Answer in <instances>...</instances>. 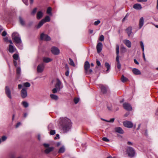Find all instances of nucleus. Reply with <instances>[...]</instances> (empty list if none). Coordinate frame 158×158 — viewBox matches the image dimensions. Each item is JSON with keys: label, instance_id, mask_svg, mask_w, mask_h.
<instances>
[{"label": "nucleus", "instance_id": "f257e3e1", "mask_svg": "<svg viewBox=\"0 0 158 158\" xmlns=\"http://www.w3.org/2000/svg\"><path fill=\"white\" fill-rule=\"evenodd\" d=\"M71 127L70 120L68 118H62L60 123V128L64 133L69 131Z\"/></svg>", "mask_w": 158, "mask_h": 158}, {"label": "nucleus", "instance_id": "f03ea898", "mask_svg": "<svg viewBox=\"0 0 158 158\" xmlns=\"http://www.w3.org/2000/svg\"><path fill=\"white\" fill-rule=\"evenodd\" d=\"M84 67L85 72L86 74L89 75L92 73L93 70L90 69V64L88 61L85 62Z\"/></svg>", "mask_w": 158, "mask_h": 158}, {"label": "nucleus", "instance_id": "7ed1b4c3", "mask_svg": "<svg viewBox=\"0 0 158 158\" xmlns=\"http://www.w3.org/2000/svg\"><path fill=\"white\" fill-rule=\"evenodd\" d=\"M12 38L17 44L21 43V40L19 35L17 33L14 32L12 35Z\"/></svg>", "mask_w": 158, "mask_h": 158}, {"label": "nucleus", "instance_id": "20e7f679", "mask_svg": "<svg viewBox=\"0 0 158 158\" xmlns=\"http://www.w3.org/2000/svg\"><path fill=\"white\" fill-rule=\"evenodd\" d=\"M43 145L46 148L44 150V152L46 154H48L53 151L54 148L53 147H49L50 145L49 144L44 143Z\"/></svg>", "mask_w": 158, "mask_h": 158}, {"label": "nucleus", "instance_id": "39448f33", "mask_svg": "<svg viewBox=\"0 0 158 158\" xmlns=\"http://www.w3.org/2000/svg\"><path fill=\"white\" fill-rule=\"evenodd\" d=\"M116 49L117 55L116 60L117 62V67L118 69H120L121 67V65L120 63V62L119 60V46L118 45H116Z\"/></svg>", "mask_w": 158, "mask_h": 158}, {"label": "nucleus", "instance_id": "423d86ee", "mask_svg": "<svg viewBox=\"0 0 158 158\" xmlns=\"http://www.w3.org/2000/svg\"><path fill=\"white\" fill-rule=\"evenodd\" d=\"M127 153L130 157H133L135 154V152L133 148L131 147L127 148L126 150Z\"/></svg>", "mask_w": 158, "mask_h": 158}, {"label": "nucleus", "instance_id": "0eeeda50", "mask_svg": "<svg viewBox=\"0 0 158 158\" xmlns=\"http://www.w3.org/2000/svg\"><path fill=\"white\" fill-rule=\"evenodd\" d=\"M40 39L42 40L45 41H49L51 40V38L47 35L43 33H42L40 35Z\"/></svg>", "mask_w": 158, "mask_h": 158}, {"label": "nucleus", "instance_id": "6e6552de", "mask_svg": "<svg viewBox=\"0 0 158 158\" xmlns=\"http://www.w3.org/2000/svg\"><path fill=\"white\" fill-rule=\"evenodd\" d=\"M123 106L124 109L127 110L131 111L132 108L131 105L128 103L125 102L123 104Z\"/></svg>", "mask_w": 158, "mask_h": 158}, {"label": "nucleus", "instance_id": "1a4fd4ad", "mask_svg": "<svg viewBox=\"0 0 158 158\" xmlns=\"http://www.w3.org/2000/svg\"><path fill=\"white\" fill-rule=\"evenodd\" d=\"M5 94L10 99L12 98L11 91L9 87L8 86H6L5 89Z\"/></svg>", "mask_w": 158, "mask_h": 158}, {"label": "nucleus", "instance_id": "9d476101", "mask_svg": "<svg viewBox=\"0 0 158 158\" xmlns=\"http://www.w3.org/2000/svg\"><path fill=\"white\" fill-rule=\"evenodd\" d=\"M124 126L127 128H132L133 126V124L130 121H125L123 122Z\"/></svg>", "mask_w": 158, "mask_h": 158}, {"label": "nucleus", "instance_id": "9b49d317", "mask_svg": "<svg viewBox=\"0 0 158 158\" xmlns=\"http://www.w3.org/2000/svg\"><path fill=\"white\" fill-rule=\"evenodd\" d=\"M21 96L22 98H25L27 96V89L23 88L21 91Z\"/></svg>", "mask_w": 158, "mask_h": 158}, {"label": "nucleus", "instance_id": "f8f14e48", "mask_svg": "<svg viewBox=\"0 0 158 158\" xmlns=\"http://www.w3.org/2000/svg\"><path fill=\"white\" fill-rule=\"evenodd\" d=\"M51 51L52 53L55 55H58L60 53L59 50L55 47H52L51 48Z\"/></svg>", "mask_w": 158, "mask_h": 158}, {"label": "nucleus", "instance_id": "ddd939ff", "mask_svg": "<svg viewBox=\"0 0 158 158\" xmlns=\"http://www.w3.org/2000/svg\"><path fill=\"white\" fill-rule=\"evenodd\" d=\"M61 83L58 79H56V82L55 85V87L57 89L58 91H60L62 87H61Z\"/></svg>", "mask_w": 158, "mask_h": 158}, {"label": "nucleus", "instance_id": "4468645a", "mask_svg": "<svg viewBox=\"0 0 158 158\" xmlns=\"http://www.w3.org/2000/svg\"><path fill=\"white\" fill-rule=\"evenodd\" d=\"M44 65L43 64H40L37 67V71L38 73H41L44 70Z\"/></svg>", "mask_w": 158, "mask_h": 158}, {"label": "nucleus", "instance_id": "2eb2a0df", "mask_svg": "<svg viewBox=\"0 0 158 158\" xmlns=\"http://www.w3.org/2000/svg\"><path fill=\"white\" fill-rule=\"evenodd\" d=\"M102 44L101 42L98 43L97 44L96 48L98 53H99L101 52L102 50Z\"/></svg>", "mask_w": 158, "mask_h": 158}, {"label": "nucleus", "instance_id": "dca6fc26", "mask_svg": "<svg viewBox=\"0 0 158 158\" xmlns=\"http://www.w3.org/2000/svg\"><path fill=\"white\" fill-rule=\"evenodd\" d=\"M16 50V48L13 45L10 44L9 45L8 51L10 53H13Z\"/></svg>", "mask_w": 158, "mask_h": 158}, {"label": "nucleus", "instance_id": "f3484780", "mask_svg": "<svg viewBox=\"0 0 158 158\" xmlns=\"http://www.w3.org/2000/svg\"><path fill=\"white\" fill-rule=\"evenodd\" d=\"M115 131L120 134H123L124 133V131L122 129V128L119 127H116L115 128Z\"/></svg>", "mask_w": 158, "mask_h": 158}, {"label": "nucleus", "instance_id": "a211bd4d", "mask_svg": "<svg viewBox=\"0 0 158 158\" xmlns=\"http://www.w3.org/2000/svg\"><path fill=\"white\" fill-rule=\"evenodd\" d=\"M19 21L20 24L22 26H25L26 23L24 19L21 17H19Z\"/></svg>", "mask_w": 158, "mask_h": 158}, {"label": "nucleus", "instance_id": "6ab92c4d", "mask_svg": "<svg viewBox=\"0 0 158 158\" xmlns=\"http://www.w3.org/2000/svg\"><path fill=\"white\" fill-rule=\"evenodd\" d=\"M144 24V19L142 17L139 19V29H140L143 26Z\"/></svg>", "mask_w": 158, "mask_h": 158}, {"label": "nucleus", "instance_id": "aec40b11", "mask_svg": "<svg viewBox=\"0 0 158 158\" xmlns=\"http://www.w3.org/2000/svg\"><path fill=\"white\" fill-rule=\"evenodd\" d=\"M132 28L131 27H129L127 28L126 31L127 33V34L128 36H130L131 35V34L132 33Z\"/></svg>", "mask_w": 158, "mask_h": 158}, {"label": "nucleus", "instance_id": "412c9836", "mask_svg": "<svg viewBox=\"0 0 158 158\" xmlns=\"http://www.w3.org/2000/svg\"><path fill=\"white\" fill-rule=\"evenodd\" d=\"M140 46L142 49V51L143 52V57L144 59V60H145V58L144 55V44L143 43V42L142 41H140Z\"/></svg>", "mask_w": 158, "mask_h": 158}, {"label": "nucleus", "instance_id": "4be33fe9", "mask_svg": "<svg viewBox=\"0 0 158 158\" xmlns=\"http://www.w3.org/2000/svg\"><path fill=\"white\" fill-rule=\"evenodd\" d=\"M43 13L41 11L38 12L37 14V18L38 19H41L43 16Z\"/></svg>", "mask_w": 158, "mask_h": 158}, {"label": "nucleus", "instance_id": "5701e85b", "mask_svg": "<svg viewBox=\"0 0 158 158\" xmlns=\"http://www.w3.org/2000/svg\"><path fill=\"white\" fill-rule=\"evenodd\" d=\"M100 88L102 92L103 93H105L106 92V87L103 85H100Z\"/></svg>", "mask_w": 158, "mask_h": 158}, {"label": "nucleus", "instance_id": "b1692460", "mask_svg": "<svg viewBox=\"0 0 158 158\" xmlns=\"http://www.w3.org/2000/svg\"><path fill=\"white\" fill-rule=\"evenodd\" d=\"M124 43L129 48H130L131 46V42L128 40H126L124 41Z\"/></svg>", "mask_w": 158, "mask_h": 158}, {"label": "nucleus", "instance_id": "393cba45", "mask_svg": "<svg viewBox=\"0 0 158 158\" xmlns=\"http://www.w3.org/2000/svg\"><path fill=\"white\" fill-rule=\"evenodd\" d=\"M43 61L46 63H48L52 60L49 58L44 57L43 59Z\"/></svg>", "mask_w": 158, "mask_h": 158}, {"label": "nucleus", "instance_id": "a878e982", "mask_svg": "<svg viewBox=\"0 0 158 158\" xmlns=\"http://www.w3.org/2000/svg\"><path fill=\"white\" fill-rule=\"evenodd\" d=\"M42 20H43V21L45 23L47 22H49L50 21V18L49 16H46L44 19H43Z\"/></svg>", "mask_w": 158, "mask_h": 158}, {"label": "nucleus", "instance_id": "bb28decb", "mask_svg": "<svg viewBox=\"0 0 158 158\" xmlns=\"http://www.w3.org/2000/svg\"><path fill=\"white\" fill-rule=\"evenodd\" d=\"M65 151V149L64 147L63 146L61 147L58 152L59 153H63Z\"/></svg>", "mask_w": 158, "mask_h": 158}, {"label": "nucleus", "instance_id": "cd10ccee", "mask_svg": "<svg viewBox=\"0 0 158 158\" xmlns=\"http://www.w3.org/2000/svg\"><path fill=\"white\" fill-rule=\"evenodd\" d=\"M121 81L123 82H125L128 81V79L126 77H125L123 75H122L121 77Z\"/></svg>", "mask_w": 158, "mask_h": 158}, {"label": "nucleus", "instance_id": "c85d7f7f", "mask_svg": "<svg viewBox=\"0 0 158 158\" xmlns=\"http://www.w3.org/2000/svg\"><path fill=\"white\" fill-rule=\"evenodd\" d=\"M44 23V22L43 21V20H42L39 23L37 26V28H39L41 27L43 24Z\"/></svg>", "mask_w": 158, "mask_h": 158}, {"label": "nucleus", "instance_id": "c756f323", "mask_svg": "<svg viewBox=\"0 0 158 158\" xmlns=\"http://www.w3.org/2000/svg\"><path fill=\"white\" fill-rule=\"evenodd\" d=\"M51 98L54 100H57L58 99V97L57 96L54 94H52L50 95Z\"/></svg>", "mask_w": 158, "mask_h": 158}, {"label": "nucleus", "instance_id": "7c9ffc66", "mask_svg": "<svg viewBox=\"0 0 158 158\" xmlns=\"http://www.w3.org/2000/svg\"><path fill=\"white\" fill-rule=\"evenodd\" d=\"M133 73L135 75H138V70L137 69L134 68L132 70Z\"/></svg>", "mask_w": 158, "mask_h": 158}, {"label": "nucleus", "instance_id": "2f4dec72", "mask_svg": "<svg viewBox=\"0 0 158 158\" xmlns=\"http://www.w3.org/2000/svg\"><path fill=\"white\" fill-rule=\"evenodd\" d=\"M105 65L107 69L106 71L107 72L108 71L110 68V65L107 62H106L105 64Z\"/></svg>", "mask_w": 158, "mask_h": 158}, {"label": "nucleus", "instance_id": "473e14b6", "mask_svg": "<svg viewBox=\"0 0 158 158\" xmlns=\"http://www.w3.org/2000/svg\"><path fill=\"white\" fill-rule=\"evenodd\" d=\"M22 104L25 108L27 107L28 106V104L26 102H22Z\"/></svg>", "mask_w": 158, "mask_h": 158}, {"label": "nucleus", "instance_id": "72a5a7b5", "mask_svg": "<svg viewBox=\"0 0 158 158\" xmlns=\"http://www.w3.org/2000/svg\"><path fill=\"white\" fill-rule=\"evenodd\" d=\"M69 64L71 65L72 66H74L75 65V64L73 61V60L70 58H69Z\"/></svg>", "mask_w": 158, "mask_h": 158}, {"label": "nucleus", "instance_id": "f704fd0d", "mask_svg": "<svg viewBox=\"0 0 158 158\" xmlns=\"http://www.w3.org/2000/svg\"><path fill=\"white\" fill-rule=\"evenodd\" d=\"M23 85L24 86L26 87H29L31 86L30 84L28 82L24 83L23 84Z\"/></svg>", "mask_w": 158, "mask_h": 158}, {"label": "nucleus", "instance_id": "c9c22d12", "mask_svg": "<svg viewBox=\"0 0 158 158\" xmlns=\"http://www.w3.org/2000/svg\"><path fill=\"white\" fill-rule=\"evenodd\" d=\"M13 57L14 59L15 60H17L19 59V55L17 54H14Z\"/></svg>", "mask_w": 158, "mask_h": 158}, {"label": "nucleus", "instance_id": "e433bc0d", "mask_svg": "<svg viewBox=\"0 0 158 158\" xmlns=\"http://www.w3.org/2000/svg\"><path fill=\"white\" fill-rule=\"evenodd\" d=\"M52 9L51 7H48L47 10V13L48 14H50L51 13Z\"/></svg>", "mask_w": 158, "mask_h": 158}, {"label": "nucleus", "instance_id": "4c0bfd02", "mask_svg": "<svg viewBox=\"0 0 158 158\" xmlns=\"http://www.w3.org/2000/svg\"><path fill=\"white\" fill-rule=\"evenodd\" d=\"M133 8L137 10H138V4H135L133 6Z\"/></svg>", "mask_w": 158, "mask_h": 158}, {"label": "nucleus", "instance_id": "58836bf2", "mask_svg": "<svg viewBox=\"0 0 158 158\" xmlns=\"http://www.w3.org/2000/svg\"><path fill=\"white\" fill-rule=\"evenodd\" d=\"M74 102L75 104H77L79 101V99L78 98H75L74 99Z\"/></svg>", "mask_w": 158, "mask_h": 158}, {"label": "nucleus", "instance_id": "ea45409f", "mask_svg": "<svg viewBox=\"0 0 158 158\" xmlns=\"http://www.w3.org/2000/svg\"><path fill=\"white\" fill-rule=\"evenodd\" d=\"M104 39V37L103 35H101L99 37V40L101 41H102Z\"/></svg>", "mask_w": 158, "mask_h": 158}, {"label": "nucleus", "instance_id": "a19ab883", "mask_svg": "<svg viewBox=\"0 0 158 158\" xmlns=\"http://www.w3.org/2000/svg\"><path fill=\"white\" fill-rule=\"evenodd\" d=\"M21 72L20 68L19 67H18L16 69V73L18 74H20Z\"/></svg>", "mask_w": 158, "mask_h": 158}, {"label": "nucleus", "instance_id": "79ce46f5", "mask_svg": "<svg viewBox=\"0 0 158 158\" xmlns=\"http://www.w3.org/2000/svg\"><path fill=\"white\" fill-rule=\"evenodd\" d=\"M37 9V8H35L31 12V14L32 15H34L36 12Z\"/></svg>", "mask_w": 158, "mask_h": 158}, {"label": "nucleus", "instance_id": "37998d69", "mask_svg": "<svg viewBox=\"0 0 158 158\" xmlns=\"http://www.w3.org/2000/svg\"><path fill=\"white\" fill-rule=\"evenodd\" d=\"M55 131L54 130H52L50 132V134L51 135H54L55 134Z\"/></svg>", "mask_w": 158, "mask_h": 158}, {"label": "nucleus", "instance_id": "c03bdc74", "mask_svg": "<svg viewBox=\"0 0 158 158\" xmlns=\"http://www.w3.org/2000/svg\"><path fill=\"white\" fill-rule=\"evenodd\" d=\"M100 23V21L99 20H98L96 21H95L94 24L95 25L97 26L98 25V24H99Z\"/></svg>", "mask_w": 158, "mask_h": 158}, {"label": "nucleus", "instance_id": "a18cd8bd", "mask_svg": "<svg viewBox=\"0 0 158 158\" xmlns=\"http://www.w3.org/2000/svg\"><path fill=\"white\" fill-rule=\"evenodd\" d=\"M102 139L103 141L108 142L109 141V140L106 137H104L102 138Z\"/></svg>", "mask_w": 158, "mask_h": 158}, {"label": "nucleus", "instance_id": "49530a36", "mask_svg": "<svg viewBox=\"0 0 158 158\" xmlns=\"http://www.w3.org/2000/svg\"><path fill=\"white\" fill-rule=\"evenodd\" d=\"M57 91H58L57 89L55 87V88L52 89V93H55L57 92Z\"/></svg>", "mask_w": 158, "mask_h": 158}, {"label": "nucleus", "instance_id": "de8ad7c7", "mask_svg": "<svg viewBox=\"0 0 158 158\" xmlns=\"http://www.w3.org/2000/svg\"><path fill=\"white\" fill-rule=\"evenodd\" d=\"M6 35L7 33L5 31H4L2 33V35L3 36H5Z\"/></svg>", "mask_w": 158, "mask_h": 158}, {"label": "nucleus", "instance_id": "09e8293b", "mask_svg": "<svg viewBox=\"0 0 158 158\" xmlns=\"http://www.w3.org/2000/svg\"><path fill=\"white\" fill-rule=\"evenodd\" d=\"M7 138L5 136H2V141H5L6 139Z\"/></svg>", "mask_w": 158, "mask_h": 158}, {"label": "nucleus", "instance_id": "8fccbe9b", "mask_svg": "<svg viewBox=\"0 0 158 158\" xmlns=\"http://www.w3.org/2000/svg\"><path fill=\"white\" fill-rule=\"evenodd\" d=\"M96 63L97 65L100 66L101 65V63L98 60H96Z\"/></svg>", "mask_w": 158, "mask_h": 158}, {"label": "nucleus", "instance_id": "3c124183", "mask_svg": "<svg viewBox=\"0 0 158 158\" xmlns=\"http://www.w3.org/2000/svg\"><path fill=\"white\" fill-rule=\"evenodd\" d=\"M69 70H67L65 73V75L66 76H68L69 75Z\"/></svg>", "mask_w": 158, "mask_h": 158}, {"label": "nucleus", "instance_id": "603ef678", "mask_svg": "<svg viewBox=\"0 0 158 158\" xmlns=\"http://www.w3.org/2000/svg\"><path fill=\"white\" fill-rule=\"evenodd\" d=\"M21 124V123L20 122L18 123L16 125V127L17 128Z\"/></svg>", "mask_w": 158, "mask_h": 158}, {"label": "nucleus", "instance_id": "864d4df0", "mask_svg": "<svg viewBox=\"0 0 158 158\" xmlns=\"http://www.w3.org/2000/svg\"><path fill=\"white\" fill-rule=\"evenodd\" d=\"M65 68L67 70H69V68L67 64L65 65Z\"/></svg>", "mask_w": 158, "mask_h": 158}, {"label": "nucleus", "instance_id": "5fc2aeb1", "mask_svg": "<svg viewBox=\"0 0 158 158\" xmlns=\"http://www.w3.org/2000/svg\"><path fill=\"white\" fill-rule=\"evenodd\" d=\"M23 85H22L19 84L18 85V88L19 89H20L22 87Z\"/></svg>", "mask_w": 158, "mask_h": 158}, {"label": "nucleus", "instance_id": "6e6d98bb", "mask_svg": "<svg viewBox=\"0 0 158 158\" xmlns=\"http://www.w3.org/2000/svg\"><path fill=\"white\" fill-rule=\"evenodd\" d=\"M114 118H111L109 121H108V122H113L114 121Z\"/></svg>", "mask_w": 158, "mask_h": 158}, {"label": "nucleus", "instance_id": "4d7b16f0", "mask_svg": "<svg viewBox=\"0 0 158 158\" xmlns=\"http://www.w3.org/2000/svg\"><path fill=\"white\" fill-rule=\"evenodd\" d=\"M93 30L92 29H89V32L90 34H91L93 33Z\"/></svg>", "mask_w": 158, "mask_h": 158}, {"label": "nucleus", "instance_id": "13d9d810", "mask_svg": "<svg viewBox=\"0 0 158 158\" xmlns=\"http://www.w3.org/2000/svg\"><path fill=\"white\" fill-rule=\"evenodd\" d=\"M57 138H59V134H57L56 135V137H55V139H56Z\"/></svg>", "mask_w": 158, "mask_h": 158}, {"label": "nucleus", "instance_id": "bf43d9fd", "mask_svg": "<svg viewBox=\"0 0 158 158\" xmlns=\"http://www.w3.org/2000/svg\"><path fill=\"white\" fill-rule=\"evenodd\" d=\"M134 62L136 64H138V62L137 61V60L135 59L134 60Z\"/></svg>", "mask_w": 158, "mask_h": 158}, {"label": "nucleus", "instance_id": "052dcab7", "mask_svg": "<svg viewBox=\"0 0 158 158\" xmlns=\"http://www.w3.org/2000/svg\"><path fill=\"white\" fill-rule=\"evenodd\" d=\"M13 62L15 66H16L17 65V62L15 60H14Z\"/></svg>", "mask_w": 158, "mask_h": 158}, {"label": "nucleus", "instance_id": "680f3d73", "mask_svg": "<svg viewBox=\"0 0 158 158\" xmlns=\"http://www.w3.org/2000/svg\"><path fill=\"white\" fill-rule=\"evenodd\" d=\"M147 0H139V2H146Z\"/></svg>", "mask_w": 158, "mask_h": 158}, {"label": "nucleus", "instance_id": "e2e57ef3", "mask_svg": "<svg viewBox=\"0 0 158 158\" xmlns=\"http://www.w3.org/2000/svg\"><path fill=\"white\" fill-rule=\"evenodd\" d=\"M128 16V15L127 14L124 17V18L123 19V21H124L125 20V19H126V18Z\"/></svg>", "mask_w": 158, "mask_h": 158}, {"label": "nucleus", "instance_id": "0e129e2a", "mask_svg": "<svg viewBox=\"0 0 158 158\" xmlns=\"http://www.w3.org/2000/svg\"><path fill=\"white\" fill-rule=\"evenodd\" d=\"M37 138H38V139L39 140H40V135H38L37 136Z\"/></svg>", "mask_w": 158, "mask_h": 158}, {"label": "nucleus", "instance_id": "69168bd1", "mask_svg": "<svg viewBox=\"0 0 158 158\" xmlns=\"http://www.w3.org/2000/svg\"><path fill=\"white\" fill-rule=\"evenodd\" d=\"M129 114V113H127L126 114H124V116L127 117V116Z\"/></svg>", "mask_w": 158, "mask_h": 158}, {"label": "nucleus", "instance_id": "338daca9", "mask_svg": "<svg viewBox=\"0 0 158 158\" xmlns=\"http://www.w3.org/2000/svg\"><path fill=\"white\" fill-rule=\"evenodd\" d=\"M27 115V113H25L24 114V117L26 118Z\"/></svg>", "mask_w": 158, "mask_h": 158}, {"label": "nucleus", "instance_id": "774afa93", "mask_svg": "<svg viewBox=\"0 0 158 158\" xmlns=\"http://www.w3.org/2000/svg\"><path fill=\"white\" fill-rule=\"evenodd\" d=\"M127 144L129 145H132V143L130 142H127Z\"/></svg>", "mask_w": 158, "mask_h": 158}]
</instances>
